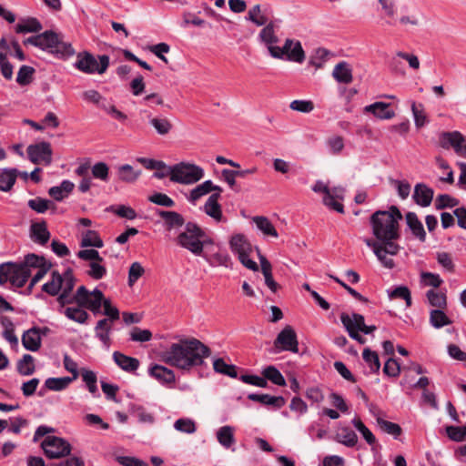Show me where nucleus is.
<instances>
[{
  "mask_svg": "<svg viewBox=\"0 0 466 466\" xmlns=\"http://www.w3.org/2000/svg\"><path fill=\"white\" fill-rule=\"evenodd\" d=\"M211 354L210 349L197 339H181L172 343L161 353V360L167 365L184 371L203 366Z\"/></svg>",
  "mask_w": 466,
  "mask_h": 466,
  "instance_id": "obj_1",
  "label": "nucleus"
},
{
  "mask_svg": "<svg viewBox=\"0 0 466 466\" xmlns=\"http://www.w3.org/2000/svg\"><path fill=\"white\" fill-rule=\"evenodd\" d=\"M23 43L25 46H34L58 59L66 60L76 54L71 43L64 41V35L53 30L27 37Z\"/></svg>",
  "mask_w": 466,
  "mask_h": 466,
  "instance_id": "obj_2",
  "label": "nucleus"
},
{
  "mask_svg": "<svg viewBox=\"0 0 466 466\" xmlns=\"http://www.w3.org/2000/svg\"><path fill=\"white\" fill-rule=\"evenodd\" d=\"M401 214L396 208L390 211H376L370 217V226L373 236L384 244L395 243L399 238V220Z\"/></svg>",
  "mask_w": 466,
  "mask_h": 466,
  "instance_id": "obj_3",
  "label": "nucleus"
},
{
  "mask_svg": "<svg viewBox=\"0 0 466 466\" xmlns=\"http://www.w3.org/2000/svg\"><path fill=\"white\" fill-rule=\"evenodd\" d=\"M42 260L35 254H28L20 263L5 262L0 264V285L8 281L15 288H22L32 274V267L38 266Z\"/></svg>",
  "mask_w": 466,
  "mask_h": 466,
  "instance_id": "obj_4",
  "label": "nucleus"
},
{
  "mask_svg": "<svg viewBox=\"0 0 466 466\" xmlns=\"http://www.w3.org/2000/svg\"><path fill=\"white\" fill-rule=\"evenodd\" d=\"M176 241L178 246L190 251L195 256L203 255L205 248L214 244V241L197 224L188 222L180 232Z\"/></svg>",
  "mask_w": 466,
  "mask_h": 466,
  "instance_id": "obj_5",
  "label": "nucleus"
},
{
  "mask_svg": "<svg viewBox=\"0 0 466 466\" xmlns=\"http://www.w3.org/2000/svg\"><path fill=\"white\" fill-rule=\"evenodd\" d=\"M74 286L75 278L73 271L67 268L63 274L53 271L51 280L43 285L42 290L51 296H56L61 291L62 293L58 297V300L64 303L69 293L73 290Z\"/></svg>",
  "mask_w": 466,
  "mask_h": 466,
  "instance_id": "obj_6",
  "label": "nucleus"
},
{
  "mask_svg": "<svg viewBox=\"0 0 466 466\" xmlns=\"http://www.w3.org/2000/svg\"><path fill=\"white\" fill-rule=\"evenodd\" d=\"M109 66V57L99 56L98 60L89 52L84 51L76 54L74 67L85 74H104Z\"/></svg>",
  "mask_w": 466,
  "mask_h": 466,
  "instance_id": "obj_7",
  "label": "nucleus"
},
{
  "mask_svg": "<svg viewBox=\"0 0 466 466\" xmlns=\"http://www.w3.org/2000/svg\"><path fill=\"white\" fill-rule=\"evenodd\" d=\"M205 176L204 169L189 162H180L173 165V177L171 181L182 185H193Z\"/></svg>",
  "mask_w": 466,
  "mask_h": 466,
  "instance_id": "obj_8",
  "label": "nucleus"
},
{
  "mask_svg": "<svg viewBox=\"0 0 466 466\" xmlns=\"http://www.w3.org/2000/svg\"><path fill=\"white\" fill-rule=\"evenodd\" d=\"M364 243L371 248L378 260L386 268H392L394 267V261L387 255L395 256L400 250V246L396 243L384 244L381 241L365 238H363Z\"/></svg>",
  "mask_w": 466,
  "mask_h": 466,
  "instance_id": "obj_9",
  "label": "nucleus"
},
{
  "mask_svg": "<svg viewBox=\"0 0 466 466\" xmlns=\"http://www.w3.org/2000/svg\"><path fill=\"white\" fill-rule=\"evenodd\" d=\"M76 299L80 306L97 315L102 313L101 307L106 299L98 289L89 291L86 287L81 286L76 290Z\"/></svg>",
  "mask_w": 466,
  "mask_h": 466,
  "instance_id": "obj_10",
  "label": "nucleus"
},
{
  "mask_svg": "<svg viewBox=\"0 0 466 466\" xmlns=\"http://www.w3.org/2000/svg\"><path fill=\"white\" fill-rule=\"evenodd\" d=\"M45 454L49 459H59L67 456L71 451V445L67 441L56 436H46L41 443Z\"/></svg>",
  "mask_w": 466,
  "mask_h": 466,
  "instance_id": "obj_11",
  "label": "nucleus"
},
{
  "mask_svg": "<svg viewBox=\"0 0 466 466\" xmlns=\"http://www.w3.org/2000/svg\"><path fill=\"white\" fill-rule=\"evenodd\" d=\"M274 352L290 351L299 352V341L297 334L291 326H286L274 340Z\"/></svg>",
  "mask_w": 466,
  "mask_h": 466,
  "instance_id": "obj_12",
  "label": "nucleus"
},
{
  "mask_svg": "<svg viewBox=\"0 0 466 466\" xmlns=\"http://www.w3.org/2000/svg\"><path fill=\"white\" fill-rule=\"evenodd\" d=\"M147 374L150 378L157 381L161 386L167 389L174 388L176 375L173 370L160 364H150L147 369Z\"/></svg>",
  "mask_w": 466,
  "mask_h": 466,
  "instance_id": "obj_13",
  "label": "nucleus"
},
{
  "mask_svg": "<svg viewBox=\"0 0 466 466\" xmlns=\"http://www.w3.org/2000/svg\"><path fill=\"white\" fill-rule=\"evenodd\" d=\"M340 320L348 332L349 330L352 329L353 332L370 334L376 329V327L373 325H366L364 317L360 314L353 313L350 315L347 313H342L340 315Z\"/></svg>",
  "mask_w": 466,
  "mask_h": 466,
  "instance_id": "obj_14",
  "label": "nucleus"
},
{
  "mask_svg": "<svg viewBox=\"0 0 466 466\" xmlns=\"http://www.w3.org/2000/svg\"><path fill=\"white\" fill-rule=\"evenodd\" d=\"M29 159L35 163L49 165L52 162V148L48 142H40L27 147Z\"/></svg>",
  "mask_w": 466,
  "mask_h": 466,
  "instance_id": "obj_15",
  "label": "nucleus"
},
{
  "mask_svg": "<svg viewBox=\"0 0 466 466\" xmlns=\"http://www.w3.org/2000/svg\"><path fill=\"white\" fill-rule=\"evenodd\" d=\"M466 138L458 131L443 133L441 143L443 147H452L455 153L461 157H466Z\"/></svg>",
  "mask_w": 466,
  "mask_h": 466,
  "instance_id": "obj_16",
  "label": "nucleus"
},
{
  "mask_svg": "<svg viewBox=\"0 0 466 466\" xmlns=\"http://www.w3.org/2000/svg\"><path fill=\"white\" fill-rule=\"evenodd\" d=\"M235 432L236 429L233 426L224 425L216 431L215 435L218 442L222 448L235 451L237 441Z\"/></svg>",
  "mask_w": 466,
  "mask_h": 466,
  "instance_id": "obj_17",
  "label": "nucleus"
},
{
  "mask_svg": "<svg viewBox=\"0 0 466 466\" xmlns=\"http://www.w3.org/2000/svg\"><path fill=\"white\" fill-rule=\"evenodd\" d=\"M345 196V189L342 187H329V194L323 196L322 202L329 209L339 213H344V207L340 203Z\"/></svg>",
  "mask_w": 466,
  "mask_h": 466,
  "instance_id": "obj_18",
  "label": "nucleus"
},
{
  "mask_svg": "<svg viewBox=\"0 0 466 466\" xmlns=\"http://www.w3.org/2000/svg\"><path fill=\"white\" fill-rule=\"evenodd\" d=\"M221 193L214 192L207 199L203 206V211L216 222L226 221L223 217L221 205L218 203Z\"/></svg>",
  "mask_w": 466,
  "mask_h": 466,
  "instance_id": "obj_19",
  "label": "nucleus"
},
{
  "mask_svg": "<svg viewBox=\"0 0 466 466\" xmlns=\"http://www.w3.org/2000/svg\"><path fill=\"white\" fill-rule=\"evenodd\" d=\"M222 192L219 186L215 185L211 180H205L189 191L187 199L191 204H196L198 199L211 192Z\"/></svg>",
  "mask_w": 466,
  "mask_h": 466,
  "instance_id": "obj_20",
  "label": "nucleus"
},
{
  "mask_svg": "<svg viewBox=\"0 0 466 466\" xmlns=\"http://www.w3.org/2000/svg\"><path fill=\"white\" fill-rule=\"evenodd\" d=\"M284 49L286 50V60L297 63H302L304 61L305 54L299 41L287 39L284 44Z\"/></svg>",
  "mask_w": 466,
  "mask_h": 466,
  "instance_id": "obj_21",
  "label": "nucleus"
},
{
  "mask_svg": "<svg viewBox=\"0 0 466 466\" xmlns=\"http://www.w3.org/2000/svg\"><path fill=\"white\" fill-rule=\"evenodd\" d=\"M211 267L222 266L228 268L230 266L231 258L227 251L218 250L216 252H209L203 250V255H200Z\"/></svg>",
  "mask_w": 466,
  "mask_h": 466,
  "instance_id": "obj_22",
  "label": "nucleus"
},
{
  "mask_svg": "<svg viewBox=\"0 0 466 466\" xmlns=\"http://www.w3.org/2000/svg\"><path fill=\"white\" fill-rule=\"evenodd\" d=\"M412 198L419 206L428 207L432 201L433 190L425 184L419 183L414 187Z\"/></svg>",
  "mask_w": 466,
  "mask_h": 466,
  "instance_id": "obj_23",
  "label": "nucleus"
},
{
  "mask_svg": "<svg viewBox=\"0 0 466 466\" xmlns=\"http://www.w3.org/2000/svg\"><path fill=\"white\" fill-rule=\"evenodd\" d=\"M231 251L239 256L245 253H251L252 246L243 234H235L229 239Z\"/></svg>",
  "mask_w": 466,
  "mask_h": 466,
  "instance_id": "obj_24",
  "label": "nucleus"
},
{
  "mask_svg": "<svg viewBox=\"0 0 466 466\" xmlns=\"http://www.w3.org/2000/svg\"><path fill=\"white\" fill-rule=\"evenodd\" d=\"M112 330V324L109 319H103L97 321L95 327L96 337L102 342L106 349H109L111 344L110 333Z\"/></svg>",
  "mask_w": 466,
  "mask_h": 466,
  "instance_id": "obj_25",
  "label": "nucleus"
},
{
  "mask_svg": "<svg viewBox=\"0 0 466 466\" xmlns=\"http://www.w3.org/2000/svg\"><path fill=\"white\" fill-rule=\"evenodd\" d=\"M364 111L373 114L380 119H391L395 116V112L390 109V104L385 102H375L366 106Z\"/></svg>",
  "mask_w": 466,
  "mask_h": 466,
  "instance_id": "obj_26",
  "label": "nucleus"
},
{
  "mask_svg": "<svg viewBox=\"0 0 466 466\" xmlns=\"http://www.w3.org/2000/svg\"><path fill=\"white\" fill-rule=\"evenodd\" d=\"M22 344L27 350L37 351L41 347V335L39 330L35 328L26 330L22 336Z\"/></svg>",
  "mask_w": 466,
  "mask_h": 466,
  "instance_id": "obj_27",
  "label": "nucleus"
},
{
  "mask_svg": "<svg viewBox=\"0 0 466 466\" xmlns=\"http://www.w3.org/2000/svg\"><path fill=\"white\" fill-rule=\"evenodd\" d=\"M113 360L120 369L127 372H134L139 367V360L137 359L127 356L118 351L113 353Z\"/></svg>",
  "mask_w": 466,
  "mask_h": 466,
  "instance_id": "obj_28",
  "label": "nucleus"
},
{
  "mask_svg": "<svg viewBox=\"0 0 466 466\" xmlns=\"http://www.w3.org/2000/svg\"><path fill=\"white\" fill-rule=\"evenodd\" d=\"M406 222L412 235L420 242H424L426 240V232L418 216L413 212H408L406 214Z\"/></svg>",
  "mask_w": 466,
  "mask_h": 466,
  "instance_id": "obj_29",
  "label": "nucleus"
},
{
  "mask_svg": "<svg viewBox=\"0 0 466 466\" xmlns=\"http://www.w3.org/2000/svg\"><path fill=\"white\" fill-rule=\"evenodd\" d=\"M148 123L157 135L166 136L173 128L171 121L164 116H148Z\"/></svg>",
  "mask_w": 466,
  "mask_h": 466,
  "instance_id": "obj_30",
  "label": "nucleus"
},
{
  "mask_svg": "<svg viewBox=\"0 0 466 466\" xmlns=\"http://www.w3.org/2000/svg\"><path fill=\"white\" fill-rule=\"evenodd\" d=\"M332 76L339 83L350 84L353 79L352 69L347 62L341 61L333 68Z\"/></svg>",
  "mask_w": 466,
  "mask_h": 466,
  "instance_id": "obj_31",
  "label": "nucleus"
},
{
  "mask_svg": "<svg viewBox=\"0 0 466 466\" xmlns=\"http://www.w3.org/2000/svg\"><path fill=\"white\" fill-rule=\"evenodd\" d=\"M42 28V24L35 17L22 18L15 26L17 34L38 33Z\"/></svg>",
  "mask_w": 466,
  "mask_h": 466,
  "instance_id": "obj_32",
  "label": "nucleus"
},
{
  "mask_svg": "<svg viewBox=\"0 0 466 466\" xmlns=\"http://www.w3.org/2000/svg\"><path fill=\"white\" fill-rule=\"evenodd\" d=\"M84 307L69 306L60 309V312L64 314L68 319L73 320L79 324L86 323L89 317L88 313L83 309Z\"/></svg>",
  "mask_w": 466,
  "mask_h": 466,
  "instance_id": "obj_33",
  "label": "nucleus"
},
{
  "mask_svg": "<svg viewBox=\"0 0 466 466\" xmlns=\"http://www.w3.org/2000/svg\"><path fill=\"white\" fill-rule=\"evenodd\" d=\"M18 170L16 168H4L0 170V191L8 192L16 181Z\"/></svg>",
  "mask_w": 466,
  "mask_h": 466,
  "instance_id": "obj_34",
  "label": "nucleus"
},
{
  "mask_svg": "<svg viewBox=\"0 0 466 466\" xmlns=\"http://www.w3.org/2000/svg\"><path fill=\"white\" fill-rule=\"evenodd\" d=\"M248 398L250 400L259 402L263 405L274 406L276 409H279L285 404V399L281 396L251 393L248 396Z\"/></svg>",
  "mask_w": 466,
  "mask_h": 466,
  "instance_id": "obj_35",
  "label": "nucleus"
},
{
  "mask_svg": "<svg viewBox=\"0 0 466 466\" xmlns=\"http://www.w3.org/2000/svg\"><path fill=\"white\" fill-rule=\"evenodd\" d=\"M212 365L213 370L217 373L226 375L230 378L238 377L236 366L233 364L227 363L223 358H214Z\"/></svg>",
  "mask_w": 466,
  "mask_h": 466,
  "instance_id": "obj_36",
  "label": "nucleus"
},
{
  "mask_svg": "<svg viewBox=\"0 0 466 466\" xmlns=\"http://www.w3.org/2000/svg\"><path fill=\"white\" fill-rule=\"evenodd\" d=\"M31 236L35 242L39 243L41 245H45L47 243L50 233L46 228L45 222L41 223H34L31 226Z\"/></svg>",
  "mask_w": 466,
  "mask_h": 466,
  "instance_id": "obj_37",
  "label": "nucleus"
},
{
  "mask_svg": "<svg viewBox=\"0 0 466 466\" xmlns=\"http://www.w3.org/2000/svg\"><path fill=\"white\" fill-rule=\"evenodd\" d=\"M157 214L165 220L168 228L181 227L185 222L183 217L175 211L157 210Z\"/></svg>",
  "mask_w": 466,
  "mask_h": 466,
  "instance_id": "obj_38",
  "label": "nucleus"
},
{
  "mask_svg": "<svg viewBox=\"0 0 466 466\" xmlns=\"http://www.w3.org/2000/svg\"><path fill=\"white\" fill-rule=\"evenodd\" d=\"M80 373H81L82 380L85 382L88 391L93 396H97L98 395V388L96 385V383H97L96 374L94 371L87 370V369H81Z\"/></svg>",
  "mask_w": 466,
  "mask_h": 466,
  "instance_id": "obj_39",
  "label": "nucleus"
},
{
  "mask_svg": "<svg viewBox=\"0 0 466 466\" xmlns=\"http://www.w3.org/2000/svg\"><path fill=\"white\" fill-rule=\"evenodd\" d=\"M253 221L257 228L268 237L278 238L279 234L270 220L266 217H254Z\"/></svg>",
  "mask_w": 466,
  "mask_h": 466,
  "instance_id": "obj_40",
  "label": "nucleus"
},
{
  "mask_svg": "<svg viewBox=\"0 0 466 466\" xmlns=\"http://www.w3.org/2000/svg\"><path fill=\"white\" fill-rule=\"evenodd\" d=\"M263 378L278 386H285L286 380L280 371L275 366H268L262 370Z\"/></svg>",
  "mask_w": 466,
  "mask_h": 466,
  "instance_id": "obj_41",
  "label": "nucleus"
},
{
  "mask_svg": "<svg viewBox=\"0 0 466 466\" xmlns=\"http://www.w3.org/2000/svg\"><path fill=\"white\" fill-rule=\"evenodd\" d=\"M81 247L102 248L104 243L98 233L95 230H86L82 234Z\"/></svg>",
  "mask_w": 466,
  "mask_h": 466,
  "instance_id": "obj_42",
  "label": "nucleus"
},
{
  "mask_svg": "<svg viewBox=\"0 0 466 466\" xmlns=\"http://www.w3.org/2000/svg\"><path fill=\"white\" fill-rule=\"evenodd\" d=\"M73 381L70 377L48 378L45 381V386L49 390L60 391L66 390Z\"/></svg>",
  "mask_w": 466,
  "mask_h": 466,
  "instance_id": "obj_43",
  "label": "nucleus"
},
{
  "mask_svg": "<svg viewBox=\"0 0 466 466\" xmlns=\"http://www.w3.org/2000/svg\"><path fill=\"white\" fill-rule=\"evenodd\" d=\"M39 258L42 260L38 266L32 267V271L36 270L35 274L30 280L28 289L31 290L33 287L38 283L50 269V264H48L43 257L39 256Z\"/></svg>",
  "mask_w": 466,
  "mask_h": 466,
  "instance_id": "obj_44",
  "label": "nucleus"
},
{
  "mask_svg": "<svg viewBox=\"0 0 466 466\" xmlns=\"http://www.w3.org/2000/svg\"><path fill=\"white\" fill-rule=\"evenodd\" d=\"M338 442L347 446L354 447L358 442L357 434L349 428H342L336 436Z\"/></svg>",
  "mask_w": 466,
  "mask_h": 466,
  "instance_id": "obj_45",
  "label": "nucleus"
},
{
  "mask_svg": "<svg viewBox=\"0 0 466 466\" xmlns=\"http://www.w3.org/2000/svg\"><path fill=\"white\" fill-rule=\"evenodd\" d=\"M141 175L140 170H135L130 165L125 164L118 167V177L121 181L133 183Z\"/></svg>",
  "mask_w": 466,
  "mask_h": 466,
  "instance_id": "obj_46",
  "label": "nucleus"
},
{
  "mask_svg": "<svg viewBox=\"0 0 466 466\" xmlns=\"http://www.w3.org/2000/svg\"><path fill=\"white\" fill-rule=\"evenodd\" d=\"M177 431L193 434L197 431V424L194 420L190 418H180L177 419L173 425Z\"/></svg>",
  "mask_w": 466,
  "mask_h": 466,
  "instance_id": "obj_47",
  "label": "nucleus"
},
{
  "mask_svg": "<svg viewBox=\"0 0 466 466\" xmlns=\"http://www.w3.org/2000/svg\"><path fill=\"white\" fill-rule=\"evenodd\" d=\"M246 19L258 26H262L268 24V17L262 13L259 5H256L249 9Z\"/></svg>",
  "mask_w": 466,
  "mask_h": 466,
  "instance_id": "obj_48",
  "label": "nucleus"
},
{
  "mask_svg": "<svg viewBox=\"0 0 466 466\" xmlns=\"http://www.w3.org/2000/svg\"><path fill=\"white\" fill-rule=\"evenodd\" d=\"M362 358L366 364L369 366L370 372L376 373L380 370V362L376 351H373L369 348H366L362 352Z\"/></svg>",
  "mask_w": 466,
  "mask_h": 466,
  "instance_id": "obj_49",
  "label": "nucleus"
},
{
  "mask_svg": "<svg viewBox=\"0 0 466 466\" xmlns=\"http://www.w3.org/2000/svg\"><path fill=\"white\" fill-rule=\"evenodd\" d=\"M34 358L25 354L17 363V371L23 376H29L35 372Z\"/></svg>",
  "mask_w": 466,
  "mask_h": 466,
  "instance_id": "obj_50",
  "label": "nucleus"
},
{
  "mask_svg": "<svg viewBox=\"0 0 466 466\" xmlns=\"http://www.w3.org/2000/svg\"><path fill=\"white\" fill-rule=\"evenodd\" d=\"M430 322L434 328L441 329L446 325L451 324V321L441 310V309H437L431 311Z\"/></svg>",
  "mask_w": 466,
  "mask_h": 466,
  "instance_id": "obj_51",
  "label": "nucleus"
},
{
  "mask_svg": "<svg viewBox=\"0 0 466 466\" xmlns=\"http://www.w3.org/2000/svg\"><path fill=\"white\" fill-rule=\"evenodd\" d=\"M429 303L437 309H444L447 305L446 296L441 291L430 289L426 293Z\"/></svg>",
  "mask_w": 466,
  "mask_h": 466,
  "instance_id": "obj_52",
  "label": "nucleus"
},
{
  "mask_svg": "<svg viewBox=\"0 0 466 466\" xmlns=\"http://www.w3.org/2000/svg\"><path fill=\"white\" fill-rule=\"evenodd\" d=\"M387 292L390 299H401L405 300L407 307L411 305V295L407 287L399 286L393 289H388Z\"/></svg>",
  "mask_w": 466,
  "mask_h": 466,
  "instance_id": "obj_53",
  "label": "nucleus"
},
{
  "mask_svg": "<svg viewBox=\"0 0 466 466\" xmlns=\"http://www.w3.org/2000/svg\"><path fill=\"white\" fill-rule=\"evenodd\" d=\"M377 424L382 431L392 435L395 439L401 434V428L397 423L378 418Z\"/></svg>",
  "mask_w": 466,
  "mask_h": 466,
  "instance_id": "obj_54",
  "label": "nucleus"
},
{
  "mask_svg": "<svg viewBox=\"0 0 466 466\" xmlns=\"http://www.w3.org/2000/svg\"><path fill=\"white\" fill-rule=\"evenodd\" d=\"M258 37L266 46L268 44H276L278 42V37L275 33L274 24L270 22L265 25V27L260 31Z\"/></svg>",
  "mask_w": 466,
  "mask_h": 466,
  "instance_id": "obj_55",
  "label": "nucleus"
},
{
  "mask_svg": "<svg viewBox=\"0 0 466 466\" xmlns=\"http://www.w3.org/2000/svg\"><path fill=\"white\" fill-rule=\"evenodd\" d=\"M102 109L112 118L116 119L123 124L127 120V116L122 111L118 110L110 101H103Z\"/></svg>",
  "mask_w": 466,
  "mask_h": 466,
  "instance_id": "obj_56",
  "label": "nucleus"
},
{
  "mask_svg": "<svg viewBox=\"0 0 466 466\" xmlns=\"http://www.w3.org/2000/svg\"><path fill=\"white\" fill-rule=\"evenodd\" d=\"M352 425L362 435L368 444L372 445L376 442V438L373 433L365 426V424L357 417L352 421Z\"/></svg>",
  "mask_w": 466,
  "mask_h": 466,
  "instance_id": "obj_57",
  "label": "nucleus"
},
{
  "mask_svg": "<svg viewBox=\"0 0 466 466\" xmlns=\"http://www.w3.org/2000/svg\"><path fill=\"white\" fill-rule=\"evenodd\" d=\"M34 74V67L24 65L18 70L16 82L20 86H27L32 82Z\"/></svg>",
  "mask_w": 466,
  "mask_h": 466,
  "instance_id": "obj_58",
  "label": "nucleus"
},
{
  "mask_svg": "<svg viewBox=\"0 0 466 466\" xmlns=\"http://www.w3.org/2000/svg\"><path fill=\"white\" fill-rule=\"evenodd\" d=\"M91 172L94 178L103 182H107L109 179V167L105 162L96 163L91 167Z\"/></svg>",
  "mask_w": 466,
  "mask_h": 466,
  "instance_id": "obj_59",
  "label": "nucleus"
},
{
  "mask_svg": "<svg viewBox=\"0 0 466 466\" xmlns=\"http://www.w3.org/2000/svg\"><path fill=\"white\" fill-rule=\"evenodd\" d=\"M411 111L414 118V123L417 127H421L428 122L427 116L424 112L423 105H417L415 102L411 103Z\"/></svg>",
  "mask_w": 466,
  "mask_h": 466,
  "instance_id": "obj_60",
  "label": "nucleus"
},
{
  "mask_svg": "<svg viewBox=\"0 0 466 466\" xmlns=\"http://www.w3.org/2000/svg\"><path fill=\"white\" fill-rule=\"evenodd\" d=\"M436 259L439 265L447 272L451 273L454 271L455 264L450 253L444 251L437 252Z\"/></svg>",
  "mask_w": 466,
  "mask_h": 466,
  "instance_id": "obj_61",
  "label": "nucleus"
},
{
  "mask_svg": "<svg viewBox=\"0 0 466 466\" xmlns=\"http://www.w3.org/2000/svg\"><path fill=\"white\" fill-rule=\"evenodd\" d=\"M88 275L94 279H100L106 274V268L103 265V260L89 262Z\"/></svg>",
  "mask_w": 466,
  "mask_h": 466,
  "instance_id": "obj_62",
  "label": "nucleus"
},
{
  "mask_svg": "<svg viewBox=\"0 0 466 466\" xmlns=\"http://www.w3.org/2000/svg\"><path fill=\"white\" fill-rule=\"evenodd\" d=\"M446 432L451 440L458 442L462 441L466 438V425L447 426Z\"/></svg>",
  "mask_w": 466,
  "mask_h": 466,
  "instance_id": "obj_63",
  "label": "nucleus"
},
{
  "mask_svg": "<svg viewBox=\"0 0 466 466\" xmlns=\"http://www.w3.org/2000/svg\"><path fill=\"white\" fill-rule=\"evenodd\" d=\"M152 339V333L149 329H141L134 327L130 331V339L136 342H147Z\"/></svg>",
  "mask_w": 466,
  "mask_h": 466,
  "instance_id": "obj_64",
  "label": "nucleus"
}]
</instances>
